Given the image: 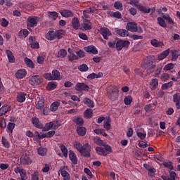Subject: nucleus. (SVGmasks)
<instances>
[{
    "mask_svg": "<svg viewBox=\"0 0 180 180\" xmlns=\"http://www.w3.org/2000/svg\"><path fill=\"white\" fill-rule=\"evenodd\" d=\"M108 97L112 101H115L119 97V89L116 86H108L107 90Z\"/></svg>",
    "mask_w": 180,
    "mask_h": 180,
    "instance_id": "obj_1",
    "label": "nucleus"
},
{
    "mask_svg": "<svg viewBox=\"0 0 180 180\" xmlns=\"http://www.w3.org/2000/svg\"><path fill=\"white\" fill-rule=\"evenodd\" d=\"M142 68L147 69L148 73L153 72V70L157 68L156 65L153 64V61L150 60V58H147L146 59L143 60L142 62Z\"/></svg>",
    "mask_w": 180,
    "mask_h": 180,
    "instance_id": "obj_2",
    "label": "nucleus"
},
{
    "mask_svg": "<svg viewBox=\"0 0 180 180\" xmlns=\"http://www.w3.org/2000/svg\"><path fill=\"white\" fill-rule=\"evenodd\" d=\"M125 29L131 32H138L142 33V29L141 27H138L136 23L134 22H127V26H125Z\"/></svg>",
    "mask_w": 180,
    "mask_h": 180,
    "instance_id": "obj_3",
    "label": "nucleus"
},
{
    "mask_svg": "<svg viewBox=\"0 0 180 180\" xmlns=\"http://www.w3.org/2000/svg\"><path fill=\"white\" fill-rule=\"evenodd\" d=\"M42 82L43 79L40 75L32 76V77L29 79V84L32 86H39L41 84Z\"/></svg>",
    "mask_w": 180,
    "mask_h": 180,
    "instance_id": "obj_4",
    "label": "nucleus"
},
{
    "mask_svg": "<svg viewBox=\"0 0 180 180\" xmlns=\"http://www.w3.org/2000/svg\"><path fill=\"white\" fill-rule=\"evenodd\" d=\"M129 46V41L127 40H122V39H119L117 41H116V46L115 48H116V50L117 51H122L123 49H127Z\"/></svg>",
    "mask_w": 180,
    "mask_h": 180,
    "instance_id": "obj_5",
    "label": "nucleus"
},
{
    "mask_svg": "<svg viewBox=\"0 0 180 180\" xmlns=\"http://www.w3.org/2000/svg\"><path fill=\"white\" fill-rule=\"evenodd\" d=\"M39 20H40V18L37 16H29V18H27V27L34 28L37 27Z\"/></svg>",
    "mask_w": 180,
    "mask_h": 180,
    "instance_id": "obj_6",
    "label": "nucleus"
},
{
    "mask_svg": "<svg viewBox=\"0 0 180 180\" xmlns=\"http://www.w3.org/2000/svg\"><path fill=\"white\" fill-rule=\"evenodd\" d=\"M59 127L58 124H55L53 122H49L48 123H46L45 125H42V128H38V129H42V131L46 132L51 129L55 130V128Z\"/></svg>",
    "mask_w": 180,
    "mask_h": 180,
    "instance_id": "obj_7",
    "label": "nucleus"
},
{
    "mask_svg": "<svg viewBox=\"0 0 180 180\" xmlns=\"http://www.w3.org/2000/svg\"><path fill=\"white\" fill-rule=\"evenodd\" d=\"M75 89L79 92L86 91L89 89V86L84 82H77L75 86Z\"/></svg>",
    "mask_w": 180,
    "mask_h": 180,
    "instance_id": "obj_8",
    "label": "nucleus"
},
{
    "mask_svg": "<svg viewBox=\"0 0 180 180\" xmlns=\"http://www.w3.org/2000/svg\"><path fill=\"white\" fill-rule=\"evenodd\" d=\"M59 13H60V15L65 18L75 17V13L71 10L63 9L59 11Z\"/></svg>",
    "mask_w": 180,
    "mask_h": 180,
    "instance_id": "obj_9",
    "label": "nucleus"
},
{
    "mask_svg": "<svg viewBox=\"0 0 180 180\" xmlns=\"http://www.w3.org/2000/svg\"><path fill=\"white\" fill-rule=\"evenodd\" d=\"M101 34L103 37V39L108 40L109 39V37L112 36V32L110 30L106 27H102L100 29Z\"/></svg>",
    "mask_w": 180,
    "mask_h": 180,
    "instance_id": "obj_10",
    "label": "nucleus"
},
{
    "mask_svg": "<svg viewBox=\"0 0 180 180\" xmlns=\"http://www.w3.org/2000/svg\"><path fill=\"white\" fill-rule=\"evenodd\" d=\"M77 151H79V153H80V154H82L83 157H85L86 158L91 157V147L84 146V148L77 149Z\"/></svg>",
    "mask_w": 180,
    "mask_h": 180,
    "instance_id": "obj_11",
    "label": "nucleus"
},
{
    "mask_svg": "<svg viewBox=\"0 0 180 180\" xmlns=\"http://www.w3.org/2000/svg\"><path fill=\"white\" fill-rule=\"evenodd\" d=\"M20 165H29L32 164V160H30V158H29L27 155L23 154L22 155V156H20Z\"/></svg>",
    "mask_w": 180,
    "mask_h": 180,
    "instance_id": "obj_12",
    "label": "nucleus"
},
{
    "mask_svg": "<svg viewBox=\"0 0 180 180\" xmlns=\"http://www.w3.org/2000/svg\"><path fill=\"white\" fill-rule=\"evenodd\" d=\"M173 102L175 103V108L176 110H180V94L176 93L173 95Z\"/></svg>",
    "mask_w": 180,
    "mask_h": 180,
    "instance_id": "obj_13",
    "label": "nucleus"
},
{
    "mask_svg": "<svg viewBox=\"0 0 180 180\" xmlns=\"http://www.w3.org/2000/svg\"><path fill=\"white\" fill-rule=\"evenodd\" d=\"M66 168V167H60L59 172H60L62 177H63V180H70V174L65 170Z\"/></svg>",
    "mask_w": 180,
    "mask_h": 180,
    "instance_id": "obj_14",
    "label": "nucleus"
},
{
    "mask_svg": "<svg viewBox=\"0 0 180 180\" xmlns=\"http://www.w3.org/2000/svg\"><path fill=\"white\" fill-rule=\"evenodd\" d=\"M27 94L25 92H20L16 96V101L19 103H23L26 101Z\"/></svg>",
    "mask_w": 180,
    "mask_h": 180,
    "instance_id": "obj_15",
    "label": "nucleus"
},
{
    "mask_svg": "<svg viewBox=\"0 0 180 180\" xmlns=\"http://www.w3.org/2000/svg\"><path fill=\"white\" fill-rule=\"evenodd\" d=\"M32 124L37 129H42V123L37 117H33L32 118Z\"/></svg>",
    "mask_w": 180,
    "mask_h": 180,
    "instance_id": "obj_16",
    "label": "nucleus"
},
{
    "mask_svg": "<svg viewBox=\"0 0 180 180\" xmlns=\"http://www.w3.org/2000/svg\"><path fill=\"white\" fill-rule=\"evenodd\" d=\"M34 41L35 38L34 37H29V41L30 42V48L33 49H40V45L39 44V42Z\"/></svg>",
    "mask_w": 180,
    "mask_h": 180,
    "instance_id": "obj_17",
    "label": "nucleus"
},
{
    "mask_svg": "<svg viewBox=\"0 0 180 180\" xmlns=\"http://www.w3.org/2000/svg\"><path fill=\"white\" fill-rule=\"evenodd\" d=\"M84 51L88 53H91L94 55L98 54V50H96V48H95V46L93 45L85 47Z\"/></svg>",
    "mask_w": 180,
    "mask_h": 180,
    "instance_id": "obj_18",
    "label": "nucleus"
},
{
    "mask_svg": "<svg viewBox=\"0 0 180 180\" xmlns=\"http://www.w3.org/2000/svg\"><path fill=\"white\" fill-rule=\"evenodd\" d=\"M26 75H27L26 70L22 69V70H18V72H16V73L15 74V76L16 77V78L19 79H22L25 78V77H26Z\"/></svg>",
    "mask_w": 180,
    "mask_h": 180,
    "instance_id": "obj_19",
    "label": "nucleus"
},
{
    "mask_svg": "<svg viewBox=\"0 0 180 180\" xmlns=\"http://www.w3.org/2000/svg\"><path fill=\"white\" fill-rule=\"evenodd\" d=\"M69 159L73 165H77V157L73 150H69Z\"/></svg>",
    "mask_w": 180,
    "mask_h": 180,
    "instance_id": "obj_20",
    "label": "nucleus"
},
{
    "mask_svg": "<svg viewBox=\"0 0 180 180\" xmlns=\"http://www.w3.org/2000/svg\"><path fill=\"white\" fill-rule=\"evenodd\" d=\"M95 152L96 153V154L99 155H103V157L108 156V151L104 150L103 148L102 147L95 148Z\"/></svg>",
    "mask_w": 180,
    "mask_h": 180,
    "instance_id": "obj_21",
    "label": "nucleus"
},
{
    "mask_svg": "<svg viewBox=\"0 0 180 180\" xmlns=\"http://www.w3.org/2000/svg\"><path fill=\"white\" fill-rule=\"evenodd\" d=\"M45 39L48 41H53L56 39V35L53 34V30L48 31V32L45 34Z\"/></svg>",
    "mask_w": 180,
    "mask_h": 180,
    "instance_id": "obj_22",
    "label": "nucleus"
},
{
    "mask_svg": "<svg viewBox=\"0 0 180 180\" xmlns=\"http://www.w3.org/2000/svg\"><path fill=\"white\" fill-rule=\"evenodd\" d=\"M13 172H15V174H19L20 176H27L26 174V170L22 167H16L13 169Z\"/></svg>",
    "mask_w": 180,
    "mask_h": 180,
    "instance_id": "obj_23",
    "label": "nucleus"
},
{
    "mask_svg": "<svg viewBox=\"0 0 180 180\" xmlns=\"http://www.w3.org/2000/svg\"><path fill=\"white\" fill-rule=\"evenodd\" d=\"M72 27L76 30H79L80 27V22L79 21V18L77 17L72 19Z\"/></svg>",
    "mask_w": 180,
    "mask_h": 180,
    "instance_id": "obj_24",
    "label": "nucleus"
},
{
    "mask_svg": "<svg viewBox=\"0 0 180 180\" xmlns=\"http://www.w3.org/2000/svg\"><path fill=\"white\" fill-rule=\"evenodd\" d=\"M68 54V51H66L65 49H60L58 51V53H56V58L58 59H63L66 57Z\"/></svg>",
    "mask_w": 180,
    "mask_h": 180,
    "instance_id": "obj_25",
    "label": "nucleus"
},
{
    "mask_svg": "<svg viewBox=\"0 0 180 180\" xmlns=\"http://www.w3.org/2000/svg\"><path fill=\"white\" fill-rule=\"evenodd\" d=\"M150 45L155 48H159L165 46L162 41H159L156 39L150 40Z\"/></svg>",
    "mask_w": 180,
    "mask_h": 180,
    "instance_id": "obj_26",
    "label": "nucleus"
},
{
    "mask_svg": "<svg viewBox=\"0 0 180 180\" xmlns=\"http://www.w3.org/2000/svg\"><path fill=\"white\" fill-rule=\"evenodd\" d=\"M5 53L6 54V57H8V61L11 63H15V57L13 56V53L10 50L5 51Z\"/></svg>",
    "mask_w": 180,
    "mask_h": 180,
    "instance_id": "obj_27",
    "label": "nucleus"
},
{
    "mask_svg": "<svg viewBox=\"0 0 180 180\" xmlns=\"http://www.w3.org/2000/svg\"><path fill=\"white\" fill-rule=\"evenodd\" d=\"M116 34L120 36V37H127L129 36V32L124 29L116 30Z\"/></svg>",
    "mask_w": 180,
    "mask_h": 180,
    "instance_id": "obj_28",
    "label": "nucleus"
},
{
    "mask_svg": "<svg viewBox=\"0 0 180 180\" xmlns=\"http://www.w3.org/2000/svg\"><path fill=\"white\" fill-rule=\"evenodd\" d=\"M65 32L63 30L53 31V34H55L56 36V39H58V40L63 38V37L65 36Z\"/></svg>",
    "mask_w": 180,
    "mask_h": 180,
    "instance_id": "obj_29",
    "label": "nucleus"
},
{
    "mask_svg": "<svg viewBox=\"0 0 180 180\" xmlns=\"http://www.w3.org/2000/svg\"><path fill=\"white\" fill-rule=\"evenodd\" d=\"M11 111V105H6L0 108V116H3L4 115L6 114V112Z\"/></svg>",
    "mask_w": 180,
    "mask_h": 180,
    "instance_id": "obj_30",
    "label": "nucleus"
},
{
    "mask_svg": "<svg viewBox=\"0 0 180 180\" xmlns=\"http://www.w3.org/2000/svg\"><path fill=\"white\" fill-rule=\"evenodd\" d=\"M83 103H84V105L88 106L89 108H94V107H95L94 101L88 98L83 99Z\"/></svg>",
    "mask_w": 180,
    "mask_h": 180,
    "instance_id": "obj_31",
    "label": "nucleus"
},
{
    "mask_svg": "<svg viewBox=\"0 0 180 180\" xmlns=\"http://www.w3.org/2000/svg\"><path fill=\"white\" fill-rule=\"evenodd\" d=\"M159 86V80L158 79H152L150 81V89L152 91H155L158 89Z\"/></svg>",
    "mask_w": 180,
    "mask_h": 180,
    "instance_id": "obj_32",
    "label": "nucleus"
},
{
    "mask_svg": "<svg viewBox=\"0 0 180 180\" xmlns=\"http://www.w3.org/2000/svg\"><path fill=\"white\" fill-rule=\"evenodd\" d=\"M42 77L48 81H56L60 78V77H55V76L51 75V73H45L42 75Z\"/></svg>",
    "mask_w": 180,
    "mask_h": 180,
    "instance_id": "obj_33",
    "label": "nucleus"
},
{
    "mask_svg": "<svg viewBox=\"0 0 180 180\" xmlns=\"http://www.w3.org/2000/svg\"><path fill=\"white\" fill-rule=\"evenodd\" d=\"M136 8L139 12H142L143 13H150V8L146 6L138 5L136 6Z\"/></svg>",
    "mask_w": 180,
    "mask_h": 180,
    "instance_id": "obj_34",
    "label": "nucleus"
},
{
    "mask_svg": "<svg viewBox=\"0 0 180 180\" xmlns=\"http://www.w3.org/2000/svg\"><path fill=\"white\" fill-rule=\"evenodd\" d=\"M59 106H60V103L59 101H55L52 103L50 105L51 112H56Z\"/></svg>",
    "mask_w": 180,
    "mask_h": 180,
    "instance_id": "obj_35",
    "label": "nucleus"
},
{
    "mask_svg": "<svg viewBox=\"0 0 180 180\" xmlns=\"http://www.w3.org/2000/svg\"><path fill=\"white\" fill-rule=\"evenodd\" d=\"M169 49H167L163 51L162 53L159 54V56H158V60H159V61L163 60L165 58H166V57H167V56H169Z\"/></svg>",
    "mask_w": 180,
    "mask_h": 180,
    "instance_id": "obj_36",
    "label": "nucleus"
},
{
    "mask_svg": "<svg viewBox=\"0 0 180 180\" xmlns=\"http://www.w3.org/2000/svg\"><path fill=\"white\" fill-rule=\"evenodd\" d=\"M48 150L44 147H39L38 148V150H37V153H38V155L41 157L45 156L46 155V152Z\"/></svg>",
    "mask_w": 180,
    "mask_h": 180,
    "instance_id": "obj_37",
    "label": "nucleus"
},
{
    "mask_svg": "<svg viewBox=\"0 0 180 180\" xmlns=\"http://www.w3.org/2000/svg\"><path fill=\"white\" fill-rule=\"evenodd\" d=\"M85 146L91 147V145L88 143H84V145H82L79 142H76V143H75V148H76V150L85 149Z\"/></svg>",
    "mask_w": 180,
    "mask_h": 180,
    "instance_id": "obj_38",
    "label": "nucleus"
},
{
    "mask_svg": "<svg viewBox=\"0 0 180 180\" xmlns=\"http://www.w3.org/2000/svg\"><path fill=\"white\" fill-rule=\"evenodd\" d=\"M76 131H77V134L80 136H85V134L86 133V129L84 127H77Z\"/></svg>",
    "mask_w": 180,
    "mask_h": 180,
    "instance_id": "obj_39",
    "label": "nucleus"
},
{
    "mask_svg": "<svg viewBox=\"0 0 180 180\" xmlns=\"http://www.w3.org/2000/svg\"><path fill=\"white\" fill-rule=\"evenodd\" d=\"M94 133L97 135L103 136V137L108 136V134L105 132V129H94Z\"/></svg>",
    "mask_w": 180,
    "mask_h": 180,
    "instance_id": "obj_40",
    "label": "nucleus"
},
{
    "mask_svg": "<svg viewBox=\"0 0 180 180\" xmlns=\"http://www.w3.org/2000/svg\"><path fill=\"white\" fill-rule=\"evenodd\" d=\"M176 177V174L174 172H170V175L169 176H163L162 178L163 180H175V178Z\"/></svg>",
    "mask_w": 180,
    "mask_h": 180,
    "instance_id": "obj_41",
    "label": "nucleus"
},
{
    "mask_svg": "<svg viewBox=\"0 0 180 180\" xmlns=\"http://www.w3.org/2000/svg\"><path fill=\"white\" fill-rule=\"evenodd\" d=\"M48 18H51L52 20H56L58 18V13L55 11H49L48 12Z\"/></svg>",
    "mask_w": 180,
    "mask_h": 180,
    "instance_id": "obj_42",
    "label": "nucleus"
},
{
    "mask_svg": "<svg viewBox=\"0 0 180 180\" xmlns=\"http://www.w3.org/2000/svg\"><path fill=\"white\" fill-rule=\"evenodd\" d=\"M162 65H159L157 66L156 70H155V74L153 75V77H155V78H158L159 75H160V74L162 73Z\"/></svg>",
    "mask_w": 180,
    "mask_h": 180,
    "instance_id": "obj_43",
    "label": "nucleus"
},
{
    "mask_svg": "<svg viewBox=\"0 0 180 180\" xmlns=\"http://www.w3.org/2000/svg\"><path fill=\"white\" fill-rule=\"evenodd\" d=\"M42 108H44V98H39L38 102H37L36 108L37 110H41Z\"/></svg>",
    "mask_w": 180,
    "mask_h": 180,
    "instance_id": "obj_44",
    "label": "nucleus"
},
{
    "mask_svg": "<svg viewBox=\"0 0 180 180\" xmlns=\"http://www.w3.org/2000/svg\"><path fill=\"white\" fill-rule=\"evenodd\" d=\"M110 17L113 18L122 19V13L120 11L110 12Z\"/></svg>",
    "mask_w": 180,
    "mask_h": 180,
    "instance_id": "obj_45",
    "label": "nucleus"
},
{
    "mask_svg": "<svg viewBox=\"0 0 180 180\" xmlns=\"http://www.w3.org/2000/svg\"><path fill=\"white\" fill-rule=\"evenodd\" d=\"M31 138H34V141H39V140H41V139H44L45 137H42V134L41 135L39 131H34V134H33V137H31Z\"/></svg>",
    "mask_w": 180,
    "mask_h": 180,
    "instance_id": "obj_46",
    "label": "nucleus"
},
{
    "mask_svg": "<svg viewBox=\"0 0 180 180\" xmlns=\"http://www.w3.org/2000/svg\"><path fill=\"white\" fill-rule=\"evenodd\" d=\"M25 63H26V65H27V67L33 69L34 68V63H33V61H32V60H30L28 58H25Z\"/></svg>",
    "mask_w": 180,
    "mask_h": 180,
    "instance_id": "obj_47",
    "label": "nucleus"
},
{
    "mask_svg": "<svg viewBox=\"0 0 180 180\" xmlns=\"http://www.w3.org/2000/svg\"><path fill=\"white\" fill-rule=\"evenodd\" d=\"M158 24H159V25H160V27L163 28L167 27V25L166 24V22H165V20H163L162 17L158 18Z\"/></svg>",
    "mask_w": 180,
    "mask_h": 180,
    "instance_id": "obj_48",
    "label": "nucleus"
},
{
    "mask_svg": "<svg viewBox=\"0 0 180 180\" xmlns=\"http://www.w3.org/2000/svg\"><path fill=\"white\" fill-rule=\"evenodd\" d=\"M113 7L117 11H123V4L120 1H115Z\"/></svg>",
    "mask_w": 180,
    "mask_h": 180,
    "instance_id": "obj_49",
    "label": "nucleus"
},
{
    "mask_svg": "<svg viewBox=\"0 0 180 180\" xmlns=\"http://www.w3.org/2000/svg\"><path fill=\"white\" fill-rule=\"evenodd\" d=\"M55 135V131L51 130L45 134H42V138H52Z\"/></svg>",
    "mask_w": 180,
    "mask_h": 180,
    "instance_id": "obj_50",
    "label": "nucleus"
},
{
    "mask_svg": "<svg viewBox=\"0 0 180 180\" xmlns=\"http://www.w3.org/2000/svg\"><path fill=\"white\" fill-rule=\"evenodd\" d=\"M6 129H8V131L9 134H12L13 131V129H15V123L9 122L6 126Z\"/></svg>",
    "mask_w": 180,
    "mask_h": 180,
    "instance_id": "obj_51",
    "label": "nucleus"
},
{
    "mask_svg": "<svg viewBox=\"0 0 180 180\" xmlns=\"http://www.w3.org/2000/svg\"><path fill=\"white\" fill-rule=\"evenodd\" d=\"M55 89H56V84H55L53 82H48V84L46 85V89L48 91H53Z\"/></svg>",
    "mask_w": 180,
    "mask_h": 180,
    "instance_id": "obj_52",
    "label": "nucleus"
},
{
    "mask_svg": "<svg viewBox=\"0 0 180 180\" xmlns=\"http://www.w3.org/2000/svg\"><path fill=\"white\" fill-rule=\"evenodd\" d=\"M73 123L82 126L84 124V120L82 117H75L73 119Z\"/></svg>",
    "mask_w": 180,
    "mask_h": 180,
    "instance_id": "obj_53",
    "label": "nucleus"
},
{
    "mask_svg": "<svg viewBox=\"0 0 180 180\" xmlns=\"http://www.w3.org/2000/svg\"><path fill=\"white\" fill-rule=\"evenodd\" d=\"M68 58H69V61H70V62L77 60L80 58V57H79V56H77L75 53H72V54L69 55V56Z\"/></svg>",
    "mask_w": 180,
    "mask_h": 180,
    "instance_id": "obj_54",
    "label": "nucleus"
},
{
    "mask_svg": "<svg viewBox=\"0 0 180 180\" xmlns=\"http://www.w3.org/2000/svg\"><path fill=\"white\" fill-rule=\"evenodd\" d=\"M84 117L86 119L92 117V110H91L90 108L85 110Z\"/></svg>",
    "mask_w": 180,
    "mask_h": 180,
    "instance_id": "obj_55",
    "label": "nucleus"
},
{
    "mask_svg": "<svg viewBox=\"0 0 180 180\" xmlns=\"http://www.w3.org/2000/svg\"><path fill=\"white\" fill-rule=\"evenodd\" d=\"M171 87H172V82H169L168 83H165L162 85V90L166 91Z\"/></svg>",
    "mask_w": 180,
    "mask_h": 180,
    "instance_id": "obj_56",
    "label": "nucleus"
},
{
    "mask_svg": "<svg viewBox=\"0 0 180 180\" xmlns=\"http://www.w3.org/2000/svg\"><path fill=\"white\" fill-rule=\"evenodd\" d=\"M91 23H83V25H82V26H83V27H82V30L83 31H88V30H91L92 29V27L91 26Z\"/></svg>",
    "mask_w": 180,
    "mask_h": 180,
    "instance_id": "obj_57",
    "label": "nucleus"
},
{
    "mask_svg": "<svg viewBox=\"0 0 180 180\" xmlns=\"http://www.w3.org/2000/svg\"><path fill=\"white\" fill-rule=\"evenodd\" d=\"M1 142L2 143V146L5 147V148H9V142L4 136H2Z\"/></svg>",
    "mask_w": 180,
    "mask_h": 180,
    "instance_id": "obj_58",
    "label": "nucleus"
},
{
    "mask_svg": "<svg viewBox=\"0 0 180 180\" xmlns=\"http://www.w3.org/2000/svg\"><path fill=\"white\" fill-rule=\"evenodd\" d=\"M60 150L63 154V157L68 158V148H66V146H65V145L60 146Z\"/></svg>",
    "mask_w": 180,
    "mask_h": 180,
    "instance_id": "obj_59",
    "label": "nucleus"
},
{
    "mask_svg": "<svg viewBox=\"0 0 180 180\" xmlns=\"http://www.w3.org/2000/svg\"><path fill=\"white\" fill-rule=\"evenodd\" d=\"M131 102H132V98L131 96H127L124 98V104L125 105H131Z\"/></svg>",
    "mask_w": 180,
    "mask_h": 180,
    "instance_id": "obj_60",
    "label": "nucleus"
},
{
    "mask_svg": "<svg viewBox=\"0 0 180 180\" xmlns=\"http://www.w3.org/2000/svg\"><path fill=\"white\" fill-rule=\"evenodd\" d=\"M163 166H165V167L168 168L170 170L174 169V166H172V162H163Z\"/></svg>",
    "mask_w": 180,
    "mask_h": 180,
    "instance_id": "obj_61",
    "label": "nucleus"
},
{
    "mask_svg": "<svg viewBox=\"0 0 180 180\" xmlns=\"http://www.w3.org/2000/svg\"><path fill=\"white\" fill-rule=\"evenodd\" d=\"M79 71L82 72H86L88 71V66H86L85 64L80 65V66H79Z\"/></svg>",
    "mask_w": 180,
    "mask_h": 180,
    "instance_id": "obj_62",
    "label": "nucleus"
},
{
    "mask_svg": "<svg viewBox=\"0 0 180 180\" xmlns=\"http://www.w3.org/2000/svg\"><path fill=\"white\" fill-rule=\"evenodd\" d=\"M174 69V64L172 63H169L165 66V68H162V70L165 71H169L171 70Z\"/></svg>",
    "mask_w": 180,
    "mask_h": 180,
    "instance_id": "obj_63",
    "label": "nucleus"
},
{
    "mask_svg": "<svg viewBox=\"0 0 180 180\" xmlns=\"http://www.w3.org/2000/svg\"><path fill=\"white\" fill-rule=\"evenodd\" d=\"M178 58V51L176 50H174L173 53H172V61H176Z\"/></svg>",
    "mask_w": 180,
    "mask_h": 180,
    "instance_id": "obj_64",
    "label": "nucleus"
}]
</instances>
